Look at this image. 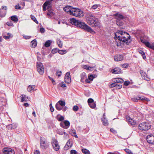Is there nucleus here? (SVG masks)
I'll use <instances>...</instances> for the list:
<instances>
[{"label":"nucleus","instance_id":"4d7b16f0","mask_svg":"<svg viewBox=\"0 0 154 154\" xmlns=\"http://www.w3.org/2000/svg\"><path fill=\"white\" fill-rule=\"evenodd\" d=\"M132 100L134 102H137L139 99L138 98V97H136L133 98H132Z\"/></svg>","mask_w":154,"mask_h":154},{"label":"nucleus","instance_id":"de8ad7c7","mask_svg":"<svg viewBox=\"0 0 154 154\" xmlns=\"http://www.w3.org/2000/svg\"><path fill=\"white\" fill-rule=\"evenodd\" d=\"M125 150L128 154H133L131 151L128 149H126Z\"/></svg>","mask_w":154,"mask_h":154},{"label":"nucleus","instance_id":"a18cd8bd","mask_svg":"<svg viewBox=\"0 0 154 154\" xmlns=\"http://www.w3.org/2000/svg\"><path fill=\"white\" fill-rule=\"evenodd\" d=\"M99 6L98 5H93L90 8V9L92 10L93 9L95 10Z\"/></svg>","mask_w":154,"mask_h":154},{"label":"nucleus","instance_id":"774afa93","mask_svg":"<svg viewBox=\"0 0 154 154\" xmlns=\"http://www.w3.org/2000/svg\"><path fill=\"white\" fill-rule=\"evenodd\" d=\"M7 24L9 26H12L13 25V23L11 22H7Z\"/></svg>","mask_w":154,"mask_h":154},{"label":"nucleus","instance_id":"c85d7f7f","mask_svg":"<svg viewBox=\"0 0 154 154\" xmlns=\"http://www.w3.org/2000/svg\"><path fill=\"white\" fill-rule=\"evenodd\" d=\"M102 122L103 125L105 126H107L108 125L107 120L105 118L104 115H103V119H102Z\"/></svg>","mask_w":154,"mask_h":154},{"label":"nucleus","instance_id":"052dcab7","mask_svg":"<svg viewBox=\"0 0 154 154\" xmlns=\"http://www.w3.org/2000/svg\"><path fill=\"white\" fill-rule=\"evenodd\" d=\"M58 51V49L57 48L54 49L52 50V52L53 54H54L57 53Z\"/></svg>","mask_w":154,"mask_h":154},{"label":"nucleus","instance_id":"e2e57ef3","mask_svg":"<svg viewBox=\"0 0 154 154\" xmlns=\"http://www.w3.org/2000/svg\"><path fill=\"white\" fill-rule=\"evenodd\" d=\"M50 110L51 112H53L54 111V108L52 106V104H51L50 105Z\"/></svg>","mask_w":154,"mask_h":154},{"label":"nucleus","instance_id":"f3484780","mask_svg":"<svg viewBox=\"0 0 154 154\" xmlns=\"http://www.w3.org/2000/svg\"><path fill=\"white\" fill-rule=\"evenodd\" d=\"M140 73L141 74L142 77L143 79L146 81H149L150 80V79L148 77L147 75L145 72H144L143 70H140Z\"/></svg>","mask_w":154,"mask_h":154},{"label":"nucleus","instance_id":"c756f323","mask_svg":"<svg viewBox=\"0 0 154 154\" xmlns=\"http://www.w3.org/2000/svg\"><path fill=\"white\" fill-rule=\"evenodd\" d=\"M31 46L32 47L35 48L37 45V42L35 39L32 40L31 42Z\"/></svg>","mask_w":154,"mask_h":154},{"label":"nucleus","instance_id":"9b49d317","mask_svg":"<svg viewBox=\"0 0 154 154\" xmlns=\"http://www.w3.org/2000/svg\"><path fill=\"white\" fill-rule=\"evenodd\" d=\"M7 7L6 6H2V8L0 9V17H4L7 12Z\"/></svg>","mask_w":154,"mask_h":154},{"label":"nucleus","instance_id":"ea45409f","mask_svg":"<svg viewBox=\"0 0 154 154\" xmlns=\"http://www.w3.org/2000/svg\"><path fill=\"white\" fill-rule=\"evenodd\" d=\"M31 19L35 23H36L37 24H38V21H37L36 18L35 17V16L32 15H31Z\"/></svg>","mask_w":154,"mask_h":154},{"label":"nucleus","instance_id":"6e6d98bb","mask_svg":"<svg viewBox=\"0 0 154 154\" xmlns=\"http://www.w3.org/2000/svg\"><path fill=\"white\" fill-rule=\"evenodd\" d=\"M70 153L71 154H77V151L73 149L71 150Z\"/></svg>","mask_w":154,"mask_h":154},{"label":"nucleus","instance_id":"473e14b6","mask_svg":"<svg viewBox=\"0 0 154 154\" xmlns=\"http://www.w3.org/2000/svg\"><path fill=\"white\" fill-rule=\"evenodd\" d=\"M57 44L58 46L60 48H62L63 46V43L60 39H57Z\"/></svg>","mask_w":154,"mask_h":154},{"label":"nucleus","instance_id":"e433bc0d","mask_svg":"<svg viewBox=\"0 0 154 154\" xmlns=\"http://www.w3.org/2000/svg\"><path fill=\"white\" fill-rule=\"evenodd\" d=\"M88 104L90 107L91 108L94 109L96 107V105L95 103L94 102Z\"/></svg>","mask_w":154,"mask_h":154},{"label":"nucleus","instance_id":"393cba45","mask_svg":"<svg viewBox=\"0 0 154 154\" xmlns=\"http://www.w3.org/2000/svg\"><path fill=\"white\" fill-rule=\"evenodd\" d=\"M21 97V102L27 101L28 100V98L26 95H21L20 97Z\"/></svg>","mask_w":154,"mask_h":154},{"label":"nucleus","instance_id":"79ce46f5","mask_svg":"<svg viewBox=\"0 0 154 154\" xmlns=\"http://www.w3.org/2000/svg\"><path fill=\"white\" fill-rule=\"evenodd\" d=\"M58 53L61 54H64L66 53V51L65 50H59L58 51Z\"/></svg>","mask_w":154,"mask_h":154},{"label":"nucleus","instance_id":"423d86ee","mask_svg":"<svg viewBox=\"0 0 154 154\" xmlns=\"http://www.w3.org/2000/svg\"><path fill=\"white\" fill-rule=\"evenodd\" d=\"M51 143L54 150L57 151L59 150L60 146L58 143V141L55 138H52Z\"/></svg>","mask_w":154,"mask_h":154},{"label":"nucleus","instance_id":"37998d69","mask_svg":"<svg viewBox=\"0 0 154 154\" xmlns=\"http://www.w3.org/2000/svg\"><path fill=\"white\" fill-rule=\"evenodd\" d=\"M138 98L139 99V100H141L142 101L145 100L146 101H148L149 99H148L146 98L145 97H138Z\"/></svg>","mask_w":154,"mask_h":154},{"label":"nucleus","instance_id":"6ab92c4d","mask_svg":"<svg viewBox=\"0 0 154 154\" xmlns=\"http://www.w3.org/2000/svg\"><path fill=\"white\" fill-rule=\"evenodd\" d=\"M72 145V141L70 140H68L64 147V149L65 150H67L71 147Z\"/></svg>","mask_w":154,"mask_h":154},{"label":"nucleus","instance_id":"ddd939ff","mask_svg":"<svg viewBox=\"0 0 154 154\" xmlns=\"http://www.w3.org/2000/svg\"><path fill=\"white\" fill-rule=\"evenodd\" d=\"M74 8L70 6H67L64 8L63 9L64 11L67 12L68 14L71 15L73 14Z\"/></svg>","mask_w":154,"mask_h":154},{"label":"nucleus","instance_id":"20e7f679","mask_svg":"<svg viewBox=\"0 0 154 154\" xmlns=\"http://www.w3.org/2000/svg\"><path fill=\"white\" fill-rule=\"evenodd\" d=\"M72 13L73 14H72V15L78 17H82L84 15L83 12L77 8H74Z\"/></svg>","mask_w":154,"mask_h":154},{"label":"nucleus","instance_id":"c9c22d12","mask_svg":"<svg viewBox=\"0 0 154 154\" xmlns=\"http://www.w3.org/2000/svg\"><path fill=\"white\" fill-rule=\"evenodd\" d=\"M83 68L87 69V70H91L92 68L87 65H84L83 66Z\"/></svg>","mask_w":154,"mask_h":154},{"label":"nucleus","instance_id":"39448f33","mask_svg":"<svg viewBox=\"0 0 154 154\" xmlns=\"http://www.w3.org/2000/svg\"><path fill=\"white\" fill-rule=\"evenodd\" d=\"M150 124L147 122H143L139 125V128L142 131H147L150 128Z\"/></svg>","mask_w":154,"mask_h":154},{"label":"nucleus","instance_id":"3c124183","mask_svg":"<svg viewBox=\"0 0 154 154\" xmlns=\"http://www.w3.org/2000/svg\"><path fill=\"white\" fill-rule=\"evenodd\" d=\"M94 102V100L91 98H89L88 100V104L92 103Z\"/></svg>","mask_w":154,"mask_h":154},{"label":"nucleus","instance_id":"69168bd1","mask_svg":"<svg viewBox=\"0 0 154 154\" xmlns=\"http://www.w3.org/2000/svg\"><path fill=\"white\" fill-rule=\"evenodd\" d=\"M128 66V65L127 63H125L122 65V67L123 68H127Z\"/></svg>","mask_w":154,"mask_h":154},{"label":"nucleus","instance_id":"680f3d73","mask_svg":"<svg viewBox=\"0 0 154 154\" xmlns=\"http://www.w3.org/2000/svg\"><path fill=\"white\" fill-rule=\"evenodd\" d=\"M130 83V82L128 81H125L124 83V85L125 86H128V85H129Z\"/></svg>","mask_w":154,"mask_h":154},{"label":"nucleus","instance_id":"f03ea898","mask_svg":"<svg viewBox=\"0 0 154 154\" xmlns=\"http://www.w3.org/2000/svg\"><path fill=\"white\" fill-rule=\"evenodd\" d=\"M70 22L72 25L77 26L80 28L83 29L89 32H92L93 31L91 28L86 25L85 23L79 21L78 20H76L74 18L70 19Z\"/></svg>","mask_w":154,"mask_h":154},{"label":"nucleus","instance_id":"58836bf2","mask_svg":"<svg viewBox=\"0 0 154 154\" xmlns=\"http://www.w3.org/2000/svg\"><path fill=\"white\" fill-rule=\"evenodd\" d=\"M139 52L140 54L143 57V58L144 59H145L146 58V57L144 52L143 51L141 50L139 51Z\"/></svg>","mask_w":154,"mask_h":154},{"label":"nucleus","instance_id":"a878e982","mask_svg":"<svg viewBox=\"0 0 154 154\" xmlns=\"http://www.w3.org/2000/svg\"><path fill=\"white\" fill-rule=\"evenodd\" d=\"M116 24L119 26H121V28L122 29H124L125 28L124 27H123V26H122L123 25L124 23H123L121 20H116Z\"/></svg>","mask_w":154,"mask_h":154},{"label":"nucleus","instance_id":"7ed1b4c3","mask_svg":"<svg viewBox=\"0 0 154 154\" xmlns=\"http://www.w3.org/2000/svg\"><path fill=\"white\" fill-rule=\"evenodd\" d=\"M87 21L88 24L91 26H98L99 25L98 20L92 16L88 17L87 18Z\"/></svg>","mask_w":154,"mask_h":154},{"label":"nucleus","instance_id":"4c0bfd02","mask_svg":"<svg viewBox=\"0 0 154 154\" xmlns=\"http://www.w3.org/2000/svg\"><path fill=\"white\" fill-rule=\"evenodd\" d=\"M11 18V19L14 22H17L18 20V18L16 16H12Z\"/></svg>","mask_w":154,"mask_h":154},{"label":"nucleus","instance_id":"f704fd0d","mask_svg":"<svg viewBox=\"0 0 154 154\" xmlns=\"http://www.w3.org/2000/svg\"><path fill=\"white\" fill-rule=\"evenodd\" d=\"M82 151L84 154H90V152L89 150L86 149H83Z\"/></svg>","mask_w":154,"mask_h":154},{"label":"nucleus","instance_id":"dca6fc26","mask_svg":"<svg viewBox=\"0 0 154 154\" xmlns=\"http://www.w3.org/2000/svg\"><path fill=\"white\" fill-rule=\"evenodd\" d=\"M65 82L68 84L70 83L71 82V76L69 72L66 73L65 76Z\"/></svg>","mask_w":154,"mask_h":154},{"label":"nucleus","instance_id":"cd10ccee","mask_svg":"<svg viewBox=\"0 0 154 154\" xmlns=\"http://www.w3.org/2000/svg\"><path fill=\"white\" fill-rule=\"evenodd\" d=\"M35 88V85H29L28 87L27 91L29 92H31L32 91H34Z\"/></svg>","mask_w":154,"mask_h":154},{"label":"nucleus","instance_id":"b1692460","mask_svg":"<svg viewBox=\"0 0 154 154\" xmlns=\"http://www.w3.org/2000/svg\"><path fill=\"white\" fill-rule=\"evenodd\" d=\"M50 4V2L49 1H46L44 3L42 6L43 11H46L47 6L48 5H49Z\"/></svg>","mask_w":154,"mask_h":154},{"label":"nucleus","instance_id":"338daca9","mask_svg":"<svg viewBox=\"0 0 154 154\" xmlns=\"http://www.w3.org/2000/svg\"><path fill=\"white\" fill-rule=\"evenodd\" d=\"M15 8L17 9H19L21 7L20 6L19 4L18 5L15 6Z\"/></svg>","mask_w":154,"mask_h":154},{"label":"nucleus","instance_id":"603ef678","mask_svg":"<svg viewBox=\"0 0 154 154\" xmlns=\"http://www.w3.org/2000/svg\"><path fill=\"white\" fill-rule=\"evenodd\" d=\"M78 109H79L78 106L76 105L74 106L73 108V110L75 111H78Z\"/></svg>","mask_w":154,"mask_h":154},{"label":"nucleus","instance_id":"0eeeda50","mask_svg":"<svg viewBox=\"0 0 154 154\" xmlns=\"http://www.w3.org/2000/svg\"><path fill=\"white\" fill-rule=\"evenodd\" d=\"M40 147L42 149H46L49 146V143L46 142V140L44 138L41 137L40 139Z\"/></svg>","mask_w":154,"mask_h":154},{"label":"nucleus","instance_id":"4be33fe9","mask_svg":"<svg viewBox=\"0 0 154 154\" xmlns=\"http://www.w3.org/2000/svg\"><path fill=\"white\" fill-rule=\"evenodd\" d=\"M114 15L115 16V18L117 19V20H121L124 18V17L123 15L119 14H114Z\"/></svg>","mask_w":154,"mask_h":154},{"label":"nucleus","instance_id":"6e6552de","mask_svg":"<svg viewBox=\"0 0 154 154\" xmlns=\"http://www.w3.org/2000/svg\"><path fill=\"white\" fill-rule=\"evenodd\" d=\"M81 77V82L83 83H84L85 82L86 83H91V82L89 80V79H87V75L86 74L83 72L80 75Z\"/></svg>","mask_w":154,"mask_h":154},{"label":"nucleus","instance_id":"aec40b11","mask_svg":"<svg viewBox=\"0 0 154 154\" xmlns=\"http://www.w3.org/2000/svg\"><path fill=\"white\" fill-rule=\"evenodd\" d=\"M123 56L122 55H118L114 56V60L116 61H119L123 59Z\"/></svg>","mask_w":154,"mask_h":154},{"label":"nucleus","instance_id":"f8f14e48","mask_svg":"<svg viewBox=\"0 0 154 154\" xmlns=\"http://www.w3.org/2000/svg\"><path fill=\"white\" fill-rule=\"evenodd\" d=\"M3 154H14V151L11 148L5 147L3 149Z\"/></svg>","mask_w":154,"mask_h":154},{"label":"nucleus","instance_id":"8fccbe9b","mask_svg":"<svg viewBox=\"0 0 154 154\" xmlns=\"http://www.w3.org/2000/svg\"><path fill=\"white\" fill-rule=\"evenodd\" d=\"M59 85L62 88H64L66 87V85L64 84L63 82H62L61 83H60Z\"/></svg>","mask_w":154,"mask_h":154},{"label":"nucleus","instance_id":"a211bd4d","mask_svg":"<svg viewBox=\"0 0 154 154\" xmlns=\"http://www.w3.org/2000/svg\"><path fill=\"white\" fill-rule=\"evenodd\" d=\"M141 40L142 42L145 44V45L146 46L149 48L154 50V45H153V44H150L149 42H146L145 41H144L142 39H141Z\"/></svg>","mask_w":154,"mask_h":154},{"label":"nucleus","instance_id":"bf43d9fd","mask_svg":"<svg viewBox=\"0 0 154 154\" xmlns=\"http://www.w3.org/2000/svg\"><path fill=\"white\" fill-rule=\"evenodd\" d=\"M10 34L9 33H8V36H4V38L6 39H9L10 38Z\"/></svg>","mask_w":154,"mask_h":154},{"label":"nucleus","instance_id":"bb28decb","mask_svg":"<svg viewBox=\"0 0 154 154\" xmlns=\"http://www.w3.org/2000/svg\"><path fill=\"white\" fill-rule=\"evenodd\" d=\"M56 119L60 122L63 120L64 119V117L60 114H58L57 116Z\"/></svg>","mask_w":154,"mask_h":154},{"label":"nucleus","instance_id":"1a4fd4ad","mask_svg":"<svg viewBox=\"0 0 154 154\" xmlns=\"http://www.w3.org/2000/svg\"><path fill=\"white\" fill-rule=\"evenodd\" d=\"M37 69L39 72L42 75L44 72V69L42 64L40 62H37Z\"/></svg>","mask_w":154,"mask_h":154},{"label":"nucleus","instance_id":"412c9836","mask_svg":"<svg viewBox=\"0 0 154 154\" xmlns=\"http://www.w3.org/2000/svg\"><path fill=\"white\" fill-rule=\"evenodd\" d=\"M17 127V125L16 123H13L12 124L8 125L7 127L9 130H12L15 129Z\"/></svg>","mask_w":154,"mask_h":154},{"label":"nucleus","instance_id":"4468645a","mask_svg":"<svg viewBox=\"0 0 154 154\" xmlns=\"http://www.w3.org/2000/svg\"><path fill=\"white\" fill-rule=\"evenodd\" d=\"M147 142L150 144H154V136L152 135H149L146 137Z\"/></svg>","mask_w":154,"mask_h":154},{"label":"nucleus","instance_id":"f257e3e1","mask_svg":"<svg viewBox=\"0 0 154 154\" xmlns=\"http://www.w3.org/2000/svg\"><path fill=\"white\" fill-rule=\"evenodd\" d=\"M115 35L116 38L122 42L125 43L127 45H128L131 42L130 36L126 32L120 31L118 32H116Z\"/></svg>","mask_w":154,"mask_h":154},{"label":"nucleus","instance_id":"0e129e2a","mask_svg":"<svg viewBox=\"0 0 154 154\" xmlns=\"http://www.w3.org/2000/svg\"><path fill=\"white\" fill-rule=\"evenodd\" d=\"M63 133L64 134V137L66 138V139L69 137L68 134H67L65 132H63Z\"/></svg>","mask_w":154,"mask_h":154},{"label":"nucleus","instance_id":"a19ab883","mask_svg":"<svg viewBox=\"0 0 154 154\" xmlns=\"http://www.w3.org/2000/svg\"><path fill=\"white\" fill-rule=\"evenodd\" d=\"M62 106H64L65 105V102L64 101L60 100L58 102Z\"/></svg>","mask_w":154,"mask_h":154},{"label":"nucleus","instance_id":"c03bdc74","mask_svg":"<svg viewBox=\"0 0 154 154\" xmlns=\"http://www.w3.org/2000/svg\"><path fill=\"white\" fill-rule=\"evenodd\" d=\"M51 45V42L50 40H48L46 42L45 44V46L46 47H48Z\"/></svg>","mask_w":154,"mask_h":154},{"label":"nucleus","instance_id":"5701e85b","mask_svg":"<svg viewBox=\"0 0 154 154\" xmlns=\"http://www.w3.org/2000/svg\"><path fill=\"white\" fill-rule=\"evenodd\" d=\"M112 73L114 74H119L121 72V69L119 68H115L112 70Z\"/></svg>","mask_w":154,"mask_h":154},{"label":"nucleus","instance_id":"9d476101","mask_svg":"<svg viewBox=\"0 0 154 154\" xmlns=\"http://www.w3.org/2000/svg\"><path fill=\"white\" fill-rule=\"evenodd\" d=\"M125 119L129 125L134 126L136 123V121L134 120L128 116H125Z\"/></svg>","mask_w":154,"mask_h":154},{"label":"nucleus","instance_id":"2f4dec72","mask_svg":"<svg viewBox=\"0 0 154 154\" xmlns=\"http://www.w3.org/2000/svg\"><path fill=\"white\" fill-rule=\"evenodd\" d=\"M115 82L117 83H122L124 82V80L121 78H117L116 79L115 81Z\"/></svg>","mask_w":154,"mask_h":154},{"label":"nucleus","instance_id":"49530a36","mask_svg":"<svg viewBox=\"0 0 154 154\" xmlns=\"http://www.w3.org/2000/svg\"><path fill=\"white\" fill-rule=\"evenodd\" d=\"M88 79L90 80V81H92L94 78L93 75H88Z\"/></svg>","mask_w":154,"mask_h":154},{"label":"nucleus","instance_id":"72a5a7b5","mask_svg":"<svg viewBox=\"0 0 154 154\" xmlns=\"http://www.w3.org/2000/svg\"><path fill=\"white\" fill-rule=\"evenodd\" d=\"M55 107L58 110H62V106L59 103H57L55 105Z\"/></svg>","mask_w":154,"mask_h":154},{"label":"nucleus","instance_id":"5fc2aeb1","mask_svg":"<svg viewBox=\"0 0 154 154\" xmlns=\"http://www.w3.org/2000/svg\"><path fill=\"white\" fill-rule=\"evenodd\" d=\"M48 78L51 81L52 83L54 85L55 84V82L54 81L52 78L51 77H50L49 76H48Z\"/></svg>","mask_w":154,"mask_h":154},{"label":"nucleus","instance_id":"864d4df0","mask_svg":"<svg viewBox=\"0 0 154 154\" xmlns=\"http://www.w3.org/2000/svg\"><path fill=\"white\" fill-rule=\"evenodd\" d=\"M122 85L121 84L118 85L117 83V84L116 87V89H120L122 88Z\"/></svg>","mask_w":154,"mask_h":154},{"label":"nucleus","instance_id":"2eb2a0df","mask_svg":"<svg viewBox=\"0 0 154 154\" xmlns=\"http://www.w3.org/2000/svg\"><path fill=\"white\" fill-rule=\"evenodd\" d=\"M60 125L64 128L67 129L70 126V122L67 120H65L64 121V123L62 122L60 123Z\"/></svg>","mask_w":154,"mask_h":154},{"label":"nucleus","instance_id":"7c9ffc66","mask_svg":"<svg viewBox=\"0 0 154 154\" xmlns=\"http://www.w3.org/2000/svg\"><path fill=\"white\" fill-rule=\"evenodd\" d=\"M70 134H71L74 137H75L76 138H78V137L77 135L76 134V131L75 130H71L70 132Z\"/></svg>","mask_w":154,"mask_h":154},{"label":"nucleus","instance_id":"09e8293b","mask_svg":"<svg viewBox=\"0 0 154 154\" xmlns=\"http://www.w3.org/2000/svg\"><path fill=\"white\" fill-rule=\"evenodd\" d=\"M117 84V83L116 82H115L114 81V83L111 84L110 85V88H112L114 87H116Z\"/></svg>","mask_w":154,"mask_h":154},{"label":"nucleus","instance_id":"13d9d810","mask_svg":"<svg viewBox=\"0 0 154 154\" xmlns=\"http://www.w3.org/2000/svg\"><path fill=\"white\" fill-rule=\"evenodd\" d=\"M61 71H57L56 73V75L58 76H60L61 75Z\"/></svg>","mask_w":154,"mask_h":154}]
</instances>
